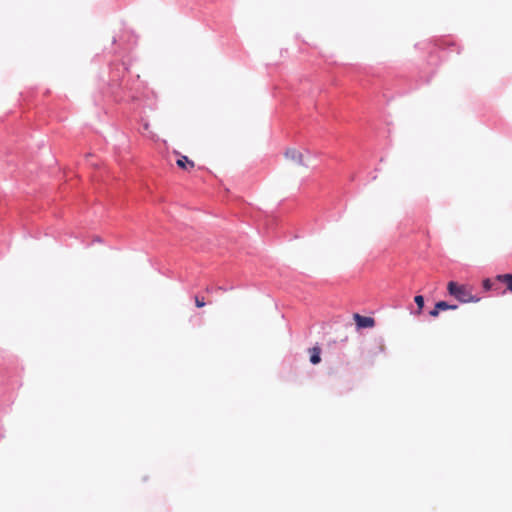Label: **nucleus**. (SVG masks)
<instances>
[{"label": "nucleus", "mask_w": 512, "mask_h": 512, "mask_svg": "<svg viewBox=\"0 0 512 512\" xmlns=\"http://www.w3.org/2000/svg\"><path fill=\"white\" fill-rule=\"evenodd\" d=\"M310 353V362L313 365H317L321 362V348L319 346H314L309 349Z\"/></svg>", "instance_id": "nucleus-4"}, {"label": "nucleus", "mask_w": 512, "mask_h": 512, "mask_svg": "<svg viewBox=\"0 0 512 512\" xmlns=\"http://www.w3.org/2000/svg\"><path fill=\"white\" fill-rule=\"evenodd\" d=\"M143 128L148 133V137L150 139L155 140V141L158 139L157 135L151 131L150 124L148 122H144Z\"/></svg>", "instance_id": "nucleus-9"}, {"label": "nucleus", "mask_w": 512, "mask_h": 512, "mask_svg": "<svg viewBox=\"0 0 512 512\" xmlns=\"http://www.w3.org/2000/svg\"><path fill=\"white\" fill-rule=\"evenodd\" d=\"M449 294L455 297L461 303L478 302L479 297H476L472 293V288L467 285H460L454 281H450L447 285Z\"/></svg>", "instance_id": "nucleus-1"}, {"label": "nucleus", "mask_w": 512, "mask_h": 512, "mask_svg": "<svg viewBox=\"0 0 512 512\" xmlns=\"http://www.w3.org/2000/svg\"><path fill=\"white\" fill-rule=\"evenodd\" d=\"M286 159H289L291 161H294L295 163L299 165H303V155L301 152L294 148H289L285 152Z\"/></svg>", "instance_id": "nucleus-3"}, {"label": "nucleus", "mask_w": 512, "mask_h": 512, "mask_svg": "<svg viewBox=\"0 0 512 512\" xmlns=\"http://www.w3.org/2000/svg\"><path fill=\"white\" fill-rule=\"evenodd\" d=\"M435 305H436V308L439 309V311H444V310H449V309L455 310L458 307L457 305L448 304L445 301H439Z\"/></svg>", "instance_id": "nucleus-7"}, {"label": "nucleus", "mask_w": 512, "mask_h": 512, "mask_svg": "<svg viewBox=\"0 0 512 512\" xmlns=\"http://www.w3.org/2000/svg\"><path fill=\"white\" fill-rule=\"evenodd\" d=\"M177 165L187 171H190L194 168L195 164L192 160H190L187 156H181L177 160Z\"/></svg>", "instance_id": "nucleus-5"}, {"label": "nucleus", "mask_w": 512, "mask_h": 512, "mask_svg": "<svg viewBox=\"0 0 512 512\" xmlns=\"http://www.w3.org/2000/svg\"><path fill=\"white\" fill-rule=\"evenodd\" d=\"M494 285V282H492L490 279H485L483 281V288L488 291L491 290Z\"/></svg>", "instance_id": "nucleus-11"}, {"label": "nucleus", "mask_w": 512, "mask_h": 512, "mask_svg": "<svg viewBox=\"0 0 512 512\" xmlns=\"http://www.w3.org/2000/svg\"><path fill=\"white\" fill-rule=\"evenodd\" d=\"M496 280L507 285V289L512 292V274H502L496 277Z\"/></svg>", "instance_id": "nucleus-6"}, {"label": "nucleus", "mask_w": 512, "mask_h": 512, "mask_svg": "<svg viewBox=\"0 0 512 512\" xmlns=\"http://www.w3.org/2000/svg\"><path fill=\"white\" fill-rule=\"evenodd\" d=\"M195 305L198 308H202L206 305L204 298H200L199 296H195Z\"/></svg>", "instance_id": "nucleus-10"}, {"label": "nucleus", "mask_w": 512, "mask_h": 512, "mask_svg": "<svg viewBox=\"0 0 512 512\" xmlns=\"http://www.w3.org/2000/svg\"><path fill=\"white\" fill-rule=\"evenodd\" d=\"M414 301L418 307L417 314H420L424 307V298L421 295H417V296H415Z\"/></svg>", "instance_id": "nucleus-8"}, {"label": "nucleus", "mask_w": 512, "mask_h": 512, "mask_svg": "<svg viewBox=\"0 0 512 512\" xmlns=\"http://www.w3.org/2000/svg\"><path fill=\"white\" fill-rule=\"evenodd\" d=\"M439 312H440L439 309H437L435 306L434 309L429 312V314L432 317H437L439 315Z\"/></svg>", "instance_id": "nucleus-12"}, {"label": "nucleus", "mask_w": 512, "mask_h": 512, "mask_svg": "<svg viewBox=\"0 0 512 512\" xmlns=\"http://www.w3.org/2000/svg\"><path fill=\"white\" fill-rule=\"evenodd\" d=\"M353 319L359 329L372 328L375 325V320L372 317L362 316L358 313L353 315Z\"/></svg>", "instance_id": "nucleus-2"}]
</instances>
